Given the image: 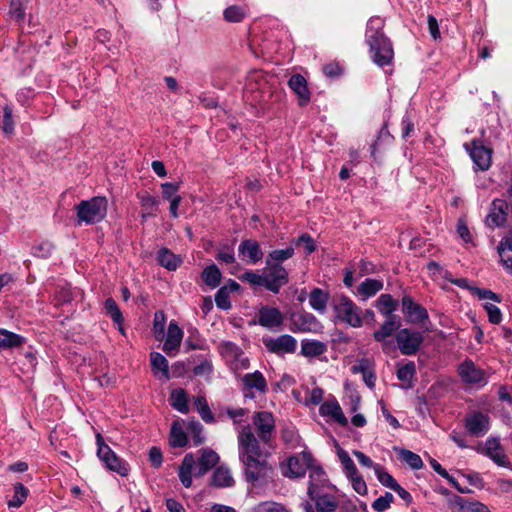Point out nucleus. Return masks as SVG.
Listing matches in <instances>:
<instances>
[{"label":"nucleus","instance_id":"nucleus-1","mask_svg":"<svg viewBox=\"0 0 512 512\" xmlns=\"http://www.w3.org/2000/svg\"><path fill=\"white\" fill-rule=\"evenodd\" d=\"M275 432V420L272 413L259 411L252 416V422L245 424L238 435L240 448H260V444L270 443Z\"/></svg>","mask_w":512,"mask_h":512},{"label":"nucleus","instance_id":"nucleus-2","mask_svg":"<svg viewBox=\"0 0 512 512\" xmlns=\"http://www.w3.org/2000/svg\"><path fill=\"white\" fill-rule=\"evenodd\" d=\"M384 25V19L381 17H371L367 22L365 33L372 60L380 67L391 64L394 57L392 43L383 32Z\"/></svg>","mask_w":512,"mask_h":512},{"label":"nucleus","instance_id":"nucleus-3","mask_svg":"<svg viewBox=\"0 0 512 512\" xmlns=\"http://www.w3.org/2000/svg\"><path fill=\"white\" fill-rule=\"evenodd\" d=\"M336 487L330 483L323 468H317L310 476L307 495L314 503L316 512H334L339 502Z\"/></svg>","mask_w":512,"mask_h":512},{"label":"nucleus","instance_id":"nucleus-4","mask_svg":"<svg viewBox=\"0 0 512 512\" xmlns=\"http://www.w3.org/2000/svg\"><path fill=\"white\" fill-rule=\"evenodd\" d=\"M270 453L266 450H240L239 458L244 465L247 482H265L271 477L273 467L269 463Z\"/></svg>","mask_w":512,"mask_h":512},{"label":"nucleus","instance_id":"nucleus-5","mask_svg":"<svg viewBox=\"0 0 512 512\" xmlns=\"http://www.w3.org/2000/svg\"><path fill=\"white\" fill-rule=\"evenodd\" d=\"M317 468H323L308 450L293 454L280 463L281 474L289 479H299L309 471V477Z\"/></svg>","mask_w":512,"mask_h":512},{"label":"nucleus","instance_id":"nucleus-6","mask_svg":"<svg viewBox=\"0 0 512 512\" xmlns=\"http://www.w3.org/2000/svg\"><path fill=\"white\" fill-rule=\"evenodd\" d=\"M269 76L262 70L249 72L244 89V97L252 105H262L271 96Z\"/></svg>","mask_w":512,"mask_h":512},{"label":"nucleus","instance_id":"nucleus-7","mask_svg":"<svg viewBox=\"0 0 512 512\" xmlns=\"http://www.w3.org/2000/svg\"><path fill=\"white\" fill-rule=\"evenodd\" d=\"M108 200L106 197L96 196L89 200H82L76 207L78 224L87 225L101 222L107 214Z\"/></svg>","mask_w":512,"mask_h":512},{"label":"nucleus","instance_id":"nucleus-8","mask_svg":"<svg viewBox=\"0 0 512 512\" xmlns=\"http://www.w3.org/2000/svg\"><path fill=\"white\" fill-rule=\"evenodd\" d=\"M335 317L352 328H360L363 325L362 309L348 296L339 295L332 302Z\"/></svg>","mask_w":512,"mask_h":512},{"label":"nucleus","instance_id":"nucleus-9","mask_svg":"<svg viewBox=\"0 0 512 512\" xmlns=\"http://www.w3.org/2000/svg\"><path fill=\"white\" fill-rule=\"evenodd\" d=\"M323 329V324L312 313L302 311L290 315L289 330L293 333L321 334Z\"/></svg>","mask_w":512,"mask_h":512},{"label":"nucleus","instance_id":"nucleus-10","mask_svg":"<svg viewBox=\"0 0 512 512\" xmlns=\"http://www.w3.org/2000/svg\"><path fill=\"white\" fill-rule=\"evenodd\" d=\"M264 288L278 294L289 283V272L283 265H266L263 270Z\"/></svg>","mask_w":512,"mask_h":512},{"label":"nucleus","instance_id":"nucleus-11","mask_svg":"<svg viewBox=\"0 0 512 512\" xmlns=\"http://www.w3.org/2000/svg\"><path fill=\"white\" fill-rule=\"evenodd\" d=\"M395 339L400 352L406 356L415 355L423 343V335L408 328L400 329Z\"/></svg>","mask_w":512,"mask_h":512},{"label":"nucleus","instance_id":"nucleus-12","mask_svg":"<svg viewBox=\"0 0 512 512\" xmlns=\"http://www.w3.org/2000/svg\"><path fill=\"white\" fill-rule=\"evenodd\" d=\"M401 326V319L399 316L385 317V321L382 323L380 328L373 333V338L376 342L381 343L382 350L389 352L390 349H394L393 342L388 340L396 331H399Z\"/></svg>","mask_w":512,"mask_h":512},{"label":"nucleus","instance_id":"nucleus-13","mask_svg":"<svg viewBox=\"0 0 512 512\" xmlns=\"http://www.w3.org/2000/svg\"><path fill=\"white\" fill-rule=\"evenodd\" d=\"M263 344L270 353L276 355L292 354L297 348V340L289 334H282L278 337H264Z\"/></svg>","mask_w":512,"mask_h":512},{"label":"nucleus","instance_id":"nucleus-14","mask_svg":"<svg viewBox=\"0 0 512 512\" xmlns=\"http://www.w3.org/2000/svg\"><path fill=\"white\" fill-rule=\"evenodd\" d=\"M243 395L247 399H255L256 392L265 394L268 391L267 381L260 371L245 374L242 379Z\"/></svg>","mask_w":512,"mask_h":512},{"label":"nucleus","instance_id":"nucleus-15","mask_svg":"<svg viewBox=\"0 0 512 512\" xmlns=\"http://www.w3.org/2000/svg\"><path fill=\"white\" fill-rule=\"evenodd\" d=\"M401 306L402 313L404 314L408 323L422 324L429 320L427 309L416 303L411 296H403L401 300Z\"/></svg>","mask_w":512,"mask_h":512},{"label":"nucleus","instance_id":"nucleus-16","mask_svg":"<svg viewBox=\"0 0 512 512\" xmlns=\"http://www.w3.org/2000/svg\"><path fill=\"white\" fill-rule=\"evenodd\" d=\"M509 205L504 199H494L485 218L486 225L489 228L503 227L507 222Z\"/></svg>","mask_w":512,"mask_h":512},{"label":"nucleus","instance_id":"nucleus-17","mask_svg":"<svg viewBox=\"0 0 512 512\" xmlns=\"http://www.w3.org/2000/svg\"><path fill=\"white\" fill-rule=\"evenodd\" d=\"M96 454L109 471L115 472L122 477L128 476L130 472L129 463L119 457L114 450H96Z\"/></svg>","mask_w":512,"mask_h":512},{"label":"nucleus","instance_id":"nucleus-18","mask_svg":"<svg viewBox=\"0 0 512 512\" xmlns=\"http://www.w3.org/2000/svg\"><path fill=\"white\" fill-rule=\"evenodd\" d=\"M459 375L469 385L484 386L487 383L485 372L478 368L472 360H465L459 365Z\"/></svg>","mask_w":512,"mask_h":512},{"label":"nucleus","instance_id":"nucleus-19","mask_svg":"<svg viewBox=\"0 0 512 512\" xmlns=\"http://www.w3.org/2000/svg\"><path fill=\"white\" fill-rule=\"evenodd\" d=\"M283 321V314L277 307L263 306L257 314V323L271 331H278Z\"/></svg>","mask_w":512,"mask_h":512},{"label":"nucleus","instance_id":"nucleus-20","mask_svg":"<svg viewBox=\"0 0 512 512\" xmlns=\"http://www.w3.org/2000/svg\"><path fill=\"white\" fill-rule=\"evenodd\" d=\"M221 355L236 369H244L249 365L248 359L244 356L242 349L233 342H222L219 346Z\"/></svg>","mask_w":512,"mask_h":512},{"label":"nucleus","instance_id":"nucleus-21","mask_svg":"<svg viewBox=\"0 0 512 512\" xmlns=\"http://www.w3.org/2000/svg\"><path fill=\"white\" fill-rule=\"evenodd\" d=\"M239 257L247 264L255 265L263 259L260 244L253 239H245L238 246Z\"/></svg>","mask_w":512,"mask_h":512},{"label":"nucleus","instance_id":"nucleus-22","mask_svg":"<svg viewBox=\"0 0 512 512\" xmlns=\"http://www.w3.org/2000/svg\"><path fill=\"white\" fill-rule=\"evenodd\" d=\"M319 413L323 417L330 418V420L340 426L346 427L348 425V419L335 398L324 401L319 407Z\"/></svg>","mask_w":512,"mask_h":512},{"label":"nucleus","instance_id":"nucleus-23","mask_svg":"<svg viewBox=\"0 0 512 512\" xmlns=\"http://www.w3.org/2000/svg\"><path fill=\"white\" fill-rule=\"evenodd\" d=\"M465 427L472 435H483L489 430V416L482 412H473L466 417Z\"/></svg>","mask_w":512,"mask_h":512},{"label":"nucleus","instance_id":"nucleus-24","mask_svg":"<svg viewBox=\"0 0 512 512\" xmlns=\"http://www.w3.org/2000/svg\"><path fill=\"white\" fill-rule=\"evenodd\" d=\"M288 85L297 96L298 104L303 107L308 105L311 100L306 79L300 74H294L289 79Z\"/></svg>","mask_w":512,"mask_h":512},{"label":"nucleus","instance_id":"nucleus-25","mask_svg":"<svg viewBox=\"0 0 512 512\" xmlns=\"http://www.w3.org/2000/svg\"><path fill=\"white\" fill-rule=\"evenodd\" d=\"M183 338V330L175 322H170L167 336L163 344L164 352L169 356H174L179 350Z\"/></svg>","mask_w":512,"mask_h":512},{"label":"nucleus","instance_id":"nucleus-26","mask_svg":"<svg viewBox=\"0 0 512 512\" xmlns=\"http://www.w3.org/2000/svg\"><path fill=\"white\" fill-rule=\"evenodd\" d=\"M220 460L215 450H203L195 464L194 476L201 477L215 467Z\"/></svg>","mask_w":512,"mask_h":512},{"label":"nucleus","instance_id":"nucleus-27","mask_svg":"<svg viewBox=\"0 0 512 512\" xmlns=\"http://www.w3.org/2000/svg\"><path fill=\"white\" fill-rule=\"evenodd\" d=\"M470 156L477 169L486 171L491 166L492 150L483 145L473 142V148L470 150Z\"/></svg>","mask_w":512,"mask_h":512},{"label":"nucleus","instance_id":"nucleus-28","mask_svg":"<svg viewBox=\"0 0 512 512\" xmlns=\"http://www.w3.org/2000/svg\"><path fill=\"white\" fill-rule=\"evenodd\" d=\"M327 351V344L314 339H303L301 341L300 354L306 358H315Z\"/></svg>","mask_w":512,"mask_h":512},{"label":"nucleus","instance_id":"nucleus-29","mask_svg":"<svg viewBox=\"0 0 512 512\" xmlns=\"http://www.w3.org/2000/svg\"><path fill=\"white\" fill-rule=\"evenodd\" d=\"M196 460L192 453H188L184 456L182 464L179 467L178 476L185 488H189L192 485V473L195 470Z\"/></svg>","mask_w":512,"mask_h":512},{"label":"nucleus","instance_id":"nucleus-30","mask_svg":"<svg viewBox=\"0 0 512 512\" xmlns=\"http://www.w3.org/2000/svg\"><path fill=\"white\" fill-rule=\"evenodd\" d=\"M329 299V293L320 288H314L309 293V305L319 314L326 313Z\"/></svg>","mask_w":512,"mask_h":512},{"label":"nucleus","instance_id":"nucleus-31","mask_svg":"<svg viewBox=\"0 0 512 512\" xmlns=\"http://www.w3.org/2000/svg\"><path fill=\"white\" fill-rule=\"evenodd\" d=\"M150 361L155 376L165 381L170 379L168 361L162 354L152 352L150 354Z\"/></svg>","mask_w":512,"mask_h":512},{"label":"nucleus","instance_id":"nucleus-32","mask_svg":"<svg viewBox=\"0 0 512 512\" xmlns=\"http://www.w3.org/2000/svg\"><path fill=\"white\" fill-rule=\"evenodd\" d=\"M235 481L228 468L224 466L217 467L211 477L210 485L216 488L233 487Z\"/></svg>","mask_w":512,"mask_h":512},{"label":"nucleus","instance_id":"nucleus-33","mask_svg":"<svg viewBox=\"0 0 512 512\" xmlns=\"http://www.w3.org/2000/svg\"><path fill=\"white\" fill-rule=\"evenodd\" d=\"M295 254V248L290 243V245L284 249H274L270 251L265 259L266 265H283V263L292 258Z\"/></svg>","mask_w":512,"mask_h":512},{"label":"nucleus","instance_id":"nucleus-34","mask_svg":"<svg viewBox=\"0 0 512 512\" xmlns=\"http://www.w3.org/2000/svg\"><path fill=\"white\" fill-rule=\"evenodd\" d=\"M25 338L19 334L0 328V350H8L20 347Z\"/></svg>","mask_w":512,"mask_h":512},{"label":"nucleus","instance_id":"nucleus-35","mask_svg":"<svg viewBox=\"0 0 512 512\" xmlns=\"http://www.w3.org/2000/svg\"><path fill=\"white\" fill-rule=\"evenodd\" d=\"M157 260L162 267L169 271H175L182 263V259L168 248H161L158 251Z\"/></svg>","mask_w":512,"mask_h":512},{"label":"nucleus","instance_id":"nucleus-36","mask_svg":"<svg viewBox=\"0 0 512 512\" xmlns=\"http://www.w3.org/2000/svg\"><path fill=\"white\" fill-rule=\"evenodd\" d=\"M375 307L384 317L396 316L394 311L398 308V301L390 294H381L375 303Z\"/></svg>","mask_w":512,"mask_h":512},{"label":"nucleus","instance_id":"nucleus-37","mask_svg":"<svg viewBox=\"0 0 512 512\" xmlns=\"http://www.w3.org/2000/svg\"><path fill=\"white\" fill-rule=\"evenodd\" d=\"M137 198L139 199L141 206L144 210L142 213V217L145 219L148 216H154L157 212L159 200L150 195L147 192H139L137 193Z\"/></svg>","mask_w":512,"mask_h":512},{"label":"nucleus","instance_id":"nucleus-38","mask_svg":"<svg viewBox=\"0 0 512 512\" xmlns=\"http://www.w3.org/2000/svg\"><path fill=\"white\" fill-rule=\"evenodd\" d=\"M170 404L175 410L179 411L180 413H188L189 404L186 391L182 388L172 390L170 395Z\"/></svg>","mask_w":512,"mask_h":512},{"label":"nucleus","instance_id":"nucleus-39","mask_svg":"<svg viewBox=\"0 0 512 512\" xmlns=\"http://www.w3.org/2000/svg\"><path fill=\"white\" fill-rule=\"evenodd\" d=\"M498 254L503 266L512 274V241L509 237H504L501 240Z\"/></svg>","mask_w":512,"mask_h":512},{"label":"nucleus","instance_id":"nucleus-40","mask_svg":"<svg viewBox=\"0 0 512 512\" xmlns=\"http://www.w3.org/2000/svg\"><path fill=\"white\" fill-rule=\"evenodd\" d=\"M201 277L207 286H209L211 289H214L220 285L222 274L220 269L215 264H211L204 268Z\"/></svg>","mask_w":512,"mask_h":512},{"label":"nucleus","instance_id":"nucleus-41","mask_svg":"<svg viewBox=\"0 0 512 512\" xmlns=\"http://www.w3.org/2000/svg\"><path fill=\"white\" fill-rule=\"evenodd\" d=\"M104 308L107 313V315L113 320L115 324L118 325L119 331L124 334V328H123V315L118 307L116 301L113 298H107L104 302Z\"/></svg>","mask_w":512,"mask_h":512},{"label":"nucleus","instance_id":"nucleus-42","mask_svg":"<svg viewBox=\"0 0 512 512\" xmlns=\"http://www.w3.org/2000/svg\"><path fill=\"white\" fill-rule=\"evenodd\" d=\"M454 504L461 512H490L488 507L478 501H469L461 496H454Z\"/></svg>","mask_w":512,"mask_h":512},{"label":"nucleus","instance_id":"nucleus-43","mask_svg":"<svg viewBox=\"0 0 512 512\" xmlns=\"http://www.w3.org/2000/svg\"><path fill=\"white\" fill-rule=\"evenodd\" d=\"M383 289V281L367 278L358 286V294L364 298H370Z\"/></svg>","mask_w":512,"mask_h":512},{"label":"nucleus","instance_id":"nucleus-44","mask_svg":"<svg viewBox=\"0 0 512 512\" xmlns=\"http://www.w3.org/2000/svg\"><path fill=\"white\" fill-rule=\"evenodd\" d=\"M188 436L181 424L174 422L171 426L169 442L172 448H182L187 444Z\"/></svg>","mask_w":512,"mask_h":512},{"label":"nucleus","instance_id":"nucleus-45","mask_svg":"<svg viewBox=\"0 0 512 512\" xmlns=\"http://www.w3.org/2000/svg\"><path fill=\"white\" fill-rule=\"evenodd\" d=\"M14 495L7 504L9 508H19L28 497L29 490L22 483L17 482L13 486Z\"/></svg>","mask_w":512,"mask_h":512},{"label":"nucleus","instance_id":"nucleus-46","mask_svg":"<svg viewBox=\"0 0 512 512\" xmlns=\"http://www.w3.org/2000/svg\"><path fill=\"white\" fill-rule=\"evenodd\" d=\"M398 460L405 462L411 469L419 470L423 467L421 457L412 450H398Z\"/></svg>","mask_w":512,"mask_h":512},{"label":"nucleus","instance_id":"nucleus-47","mask_svg":"<svg viewBox=\"0 0 512 512\" xmlns=\"http://www.w3.org/2000/svg\"><path fill=\"white\" fill-rule=\"evenodd\" d=\"M247 14V7L242 5H231L227 7L223 16L227 22L237 23L241 22Z\"/></svg>","mask_w":512,"mask_h":512},{"label":"nucleus","instance_id":"nucleus-48","mask_svg":"<svg viewBox=\"0 0 512 512\" xmlns=\"http://www.w3.org/2000/svg\"><path fill=\"white\" fill-rule=\"evenodd\" d=\"M337 452L345 476L347 478L356 476L359 472L348 452L346 450H337Z\"/></svg>","mask_w":512,"mask_h":512},{"label":"nucleus","instance_id":"nucleus-49","mask_svg":"<svg viewBox=\"0 0 512 512\" xmlns=\"http://www.w3.org/2000/svg\"><path fill=\"white\" fill-rule=\"evenodd\" d=\"M374 472L377 477V480L383 486L394 491L399 485L395 478L390 473H388L380 464H376L374 466Z\"/></svg>","mask_w":512,"mask_h":512},{"label":"nucleus","instance_id":"nucleus-50","mask_svg":"<svg viewBox=\"0 0 512 512\" xmlns=\"http://www.w3.org/2000/svg\"><path fill=\"white\" fill-rule=\"evenodd\" d=\"M194 406L196 407L199 415L202 420L206 423L214 422V415L206 401V398L203 396H198L194 399Z\"/></svg>","mask_w":512,"mask_h":512},{"label":"nucleus","instance_id":"nucleus-51","mask_svg":"<svg viewBox=\"0 0 512 512\" xmlns=\"http://www.w3.org/2000/svg\"><path fill=\"white\" fill-rule=\"evenodd\" d=\"M485 456L489 457L494 463L500 467L512 469L510 460L505 454V450H479Z\"/></svg>","mask_w":512,"mask_h":512},{"label":"nucleus","instance_id":"nucleus-52","mask_svg":"<svg viewBox=\"0 0 512 512\" xmlns=\"http://www.w3.org/2000/svg\"><path fill=\"white\" fill-rule=\"evenodd\" d=\"M239 280L248 283L252 287H264L263 272L248 270L242 275L238 276Z\"/></svg>","mask_w":512,"mask_h":512},{"label":"nucleus","instance_id":"nucleus-53","mask_svg":"<svg viewBox=\"0 0 512 512\" xmlns=\"http://www.w3.org/2000/svg\"><path fill=\"white\" fill-rule=\"evenodd\" d=\"M15 123L13 120V109L10 105L3 107V121L2 131L5 135H12L14 133Z\"/></svg>","mask_w":512,"mask_h":512},{"label":"nucleus","instance_id":"nucleus-54","mask_svg":"<svg viewBox=\"0 0 512 512\" xmlns=\"http://www.w3.org/2000/svg\"><path fill=\"white\" fill-rule=\"evenodd\" d=\"M226 413L228 417L233 421L235 430L239 433L241 428L244 426L242 425V422L244 421V418L247 416L248 410L245 408H228Z\"/></svg>","mask_w":512,"mask_h":512},{"label":"nucleus","instance_id":"nucleus-55","mask_svg":"<svg viewBox=\"0 0 512 512\" xmlns=\"http://www.w3.org/2000/svg\"><path fill=\"white\" fill-rule=\"evenodd\" d=\"M416 374V365L413 361H408L406 364L398 367L397 378L403 382H411Z\"/></svg>","mask_w":512,"mask_h":512},{"label":"nucleus","instance_id":"nucleus-56","mask_svg":"<svg viewBox=\"0 0 512 512\" xmlns=\"http://www.w3.org/2000/svg\"><path fill=\"white\" fill-rule=\"evenodd\" d=\"M291 243L294 246V248L303 245L305 248L306 254H311L316 249V245H315L313 238L307 233L302 234L298 238L292 239Z\"/></svg>","mask_w":512,"mask_h":512},{"label":"nucleus","instance_id":"nucleus-57","mask_svg":"<svg viewBox=\"0 0 512 512\" xmlns=\"http://www.w3.org/2000/svg\"><path fill=\"white\" fill-rule=\"evenodd\" d=\"M215 302L218 308L229 310L231 308L230 295L227 287H221L215 294Z\"/></svg>","mask_w":512,"mask_h":512},{"label":"nucleus","instance_id":"nucleus-58","mask_svg":"<svg viewBox=\"0 0 512 512\" xmlns=\"http://www.w3.org/2000/svg\"><path fill=\"white\" fill-rule=\"evenodd\" d=\"M188 433L195 446H199L204 442L203 427L199 422L191 423Z\"/></svg>","mask_w":512,"mask_h":512},{"label":"nucleus","instance_id":"nucleus-59","mask_svg":"<svg viewBox=\"0 0 512 512\" xmlns=\"http://www.w3.org/2000/svg\"><path fill=\"white\" fill-rule=\"evenodd\" d=\"M216 259L226 264H233L236 260L233 247L227 244L222 246L217 252Z\"/></svg>","mask_w":512,"mask_h":512},{"label":"nucleus","instance_id":"nucleus-60","mask_svg":"<svg viewBox=\"0 0 512 512\" xmlns=\"http://www.w3.org/2000/svg\"><path fill=\"white\" fill-rule=\"evenodd\" d=\"M161 189L162 197L165 200L172 201L173 198L180 196L177 194L178 190L180 189L179 183L165 182L161 184Z\"/></svg>","mask_w":512,"mask_h":512},{"label":"nucleus","instance_id":"nucleus-61","mask_svg":"<svg viewBox=\"0 0 512 512\" xmlns=\"http://www.w3.org/2000/svg\"><path fill=\"white\" fill-rule=\"evenodd\" d=\"M53 248L54 246L51 242L45 241L33 246L32 251L34 256L47 258L51 255Z\"/></svg>","mask_w":512,"mask_h":512},{"label":"nucleus","instance_id":"nucleus-62","mask_svg":"<svg viewBox=\"0 0 512 512\" xmlns=\"http://www.w3.org/2000/svg\"><path fill=\"white\" fill-rule=\"evenodd\" d=\"M283 440L286 445L291 448H296L301 446V439L298 434L294 431V429H285L282 434Z\"/></svg>","mask_w":512,"mask_h":512},{"label":"nucleus","instance_id":"nucleus-63","mask_svg":"<svg viewBox=\"0 0 512 512\" xmlns=\"http://www.w3.org/2000/svg\"><path fill=\"white\" fill-rule=\"evenodd\" d=\"M324 391L320 387H315L309 391L308 396L306 397L305 404L306 405H319L322 404Z\"/></svg>","mask_w":512,"mask_h":512},{"label":"nucleus","instance_id":"nucleus-64","mask_svg":"<svg viewBox=\"0 0 512 512\" xmlns=\"http://www.w3.org/2000/svg\"><path fill=\"white\" fill-rule=\"evenodd\" d=\"M10 13L17 21L24 19L25 7L23 6L22 0H11Z\"/></svg>","mask_w":512,"mask_h":512}]
</instances>
